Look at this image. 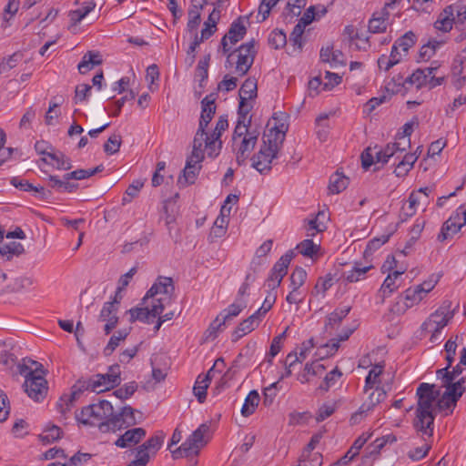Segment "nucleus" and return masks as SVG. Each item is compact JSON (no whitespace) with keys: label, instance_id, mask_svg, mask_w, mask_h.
<instances>
[{"label":"nucleus","instance_id":"nucleus-57","mask_svg":"<svg viewBox=\"0 0 466 466\" xmlns=\"http://www.w3.org/2000/svg\"><path fill=\"white\" fill-rule=\"evenodd\" d=\"M96 6L94 2L87 3L85 6L70 13V18L74 23L81 22Z\"/></svg>","mask_w":466,"mask_h":466},{"label":"nucleus","instance_id":"nucleus-63","mask_svg":"<svg viewBox=\"0 0 466 466\" xmlns=\"http://www.w3.org/2000/svg\"><path fill=\"white\" fill-rule=\"evenodd\" d=\"M279 383V381H276V382L270 384L268 387L265 388L264 392H263V396H264L263 404L266 407H269L273 403V401L277 396Z\"/></svg>","mask_w":466,"mask_h":466},{"label":"nucleus","instance_id":"nucleus-41","mask_svg":"<svg viewBox=\"0 0 466 466\" xmlns=\"http://www.w3.org/2000/svg\"><path fill=\"white\" fill-rule=\"evenodd\" d=\"M128 335V331L127 329L118 330L114 334L107 345L104 349V354L106 356H110L113 351L116 349V347L119 345L120 341L124 340Z\"/></svg>","mask_w":466,"mask_h":466},{"label":"nucleus","instance_id":"nucleus-3","mask_svg":"<svg viewBox=\"0 0 466 466\" xmlns=\"http://www.w3.org/2000/svg\"><path fill=\"white\" fill-rule=\"evenodd\" d=\"M20 375L25 377V391L35 401H42L47 395L48 386L45 379L46 373L42 363L24 358L17 365Z\"/></svg>","mask_w":466,"mask_h":466},{"label":"nucleus","instance_id":"nucleus-46","mask_svg":"<svg viewBox=\"0 0 466 466\" xmlns=\"http://www.w3.org/2000/svg\"><path fill=\"white\" fill-rule=\"evenodd\" d=\"M372 268V266L361 267L360 263H355L354 268L345 273V279L349 282H356L364 278L365 274Z\"/></svg>","mask_w":466,"mask_h":466},{"label":"nucleus","instance_id":"nucleus-29","mask_svg":"<svg viewBox=\"0 0 466 466\" xmlns=\"http://www.w3.org/2000/svg\"><path fill=\"white\" fill-rule=\"evenodd\" d=\"M349 185V178L337 171L329 178V190L332 194H339Z\"/></svg>","mask_w":466,"mask_h":466},{"label":"nucleus","instance_id":"nucleus-62","mask_svg":"<svg viewBox=\"0 0 466 466\" xmlns=\"http://www.w3.org/2000/svg\"><path fill=\"white\" fill-rule=\"evenodd\" d=\"M201 22V14L199 11L195 10L194 8H189L188 10V21L187 24V29L190 33L197 31L199 24Z\"/></svg>","mask_w":466,"mask_h":466},{"label":"nucleus","instance_id":"nucleus-52","mask_svg":"<svg viewBox=\"0 0 466 466\" xmlns=\"http://www.w3.org/2000/svg\"><path fill=\"white\" fill-rule=\"evenodd\" d=\"M24 251V247L21 243L11 241L0 246V253L2 256H6L9 259L14 255H19Z\"/></svg>","mask_w":466,"mask_h":466},{"label":"nucleus","instance_id":"nucleus-47","mask_svg":"<svg viewBox=\"0 0 466 466\" xmlns=\"http://www.w3.org/2000/svg\"><path fill=\"white\" fill-rule=\"evenodd\" d=\"M342 376V372L335 368L331 371L326 374L323 382L319 385V390L323 391H328L331 387H333L339 379Z\"/></svg>","mask_w":466,"mask_h":466},{"label":"nucleus","instance_id":"nucleus-64","mask_svg":"<svg viewBox=\"0 0 466 466\" xmlns=\"http://www.w3.org/2000/svg\"><path fill=\"white\" fill-rule=\"evenodd\" d=\"M322 463V456L319 453L306 454L301 457L298 466H320Z\"/></svg>","mask_w":466,"mask_h":466},{"label":"nucleus","instance_id":"nucleus-13","mask_svg":"<svg viewBox=\"0 0 466 466\" xmlns=\"http://www.w3.org/2000/svg\"><path fill=\"white\" fill-rule=\"evenodd\" d=\"M165 306L163 304V299H154L152 300L151 308H133L130 309L127 312L130 314V321L135 322L137 320L150 323L151 318H156L157 316L162 314Z\"/></svg>","mask_w":466,"mask_h":466},{"label":"nucleus","instance_id":"nucleus-23","mask_svg":"<svg viewBox=\"0 0 466 466\" xmlns=\"http://www.w3.org/2000/svg\"><path fill=\"white\" fill-rule=\"evenodd\" d=\"M101 64L102 57L100 53L98 51H88L83 56L77 68L79 73L84 75L93 69L94 66Z\"/></svg>","mask_w":466,"mask_h":466},{"label":"nucleus","instance_id":"nucleus-42","mask_svg":"<svg viewBox=\"0 0 466 466\" xmlns=\"http://www.w3.org/2000/svg\"><path fill=\"white\" fill-rule=\"evenodd\" d=\"M296 249L304 257L313 258L319 250V245L315 244L312 239H304L297 245Z\"/></svg>","mask_w":466,"mask_h":466},{"label":"nucleus","instance_id":"nucleus-5","mask_svg":"<svg viewBox=\"0 0 466 466\" xmlns=\"http://www.w3.org/2000/svg\"><path fill=\"white\" fill-rule=\"evenodd\" d=\"M405 148H400L399 143L388 144L384 148L378 146L367 147L361 154V165L365 170H368L373 164L388 163L391 157L400 158V155Z\"/></svg>","mask_w":466,"mask_h":466},{"label":"nucleus","instance_id":"nucleus-26","mask_svg":"<svg viewBox=\"0 0 466 466\" xmlns=\"http://www.w3.org/2000/svg\"><path fill=\"white\" fill-rule=\"evenodd\" d=\"M247 307L246 299H235L227 309L220 312L222 322H228L233 318L239 315V313Z\"/></svg>","mask_w":466,"mask_h":466},{"label":"nucleus","instance_id":"nucleus-59","mask_svg":"<svg viewBox=\"0 0 466 466\" xmlns=\"http://www.w3.org/2000/svg\"><path fill=\"white\" fill-rule=\"evenodd\" d=\"M137 389V384L135 381H131L115 390L114 395L120 400H126L132 396L136 392Z\"/></svg>","mask_w":466,"mask_h":466},{"label":"nucleus","instance_id":"nucleus-8","mask_svg":"<svg viewBox=\"0 0 466 466\" xmlns=\"http://www.w3.org/2000/svg\"><path fill=\"white\" fill-rule=\"evenodd\" d=\"M452 316L444 309H439L431 313L422 323L421 331L431 333L430 341L439 343L441 341V331L446 327Z\"/></svg>","mask_w":466,"mask_h":466},{"label":"nucleus","instance_id":"nucleus-16","mask_svg":"<svg viewBox=\"0 0 466 466\" xmlns=\"http://www.w3.org/2000/svg\"><path fill=\"white\" fill-rule=\"evenodd\" d=\"M147 431L144 428H133L126 431L114 442L118 448H130L140 443L146 437Z\"/></svg>","mask_w":466,"mask_h":466},{"label":"nucleus","instance_id":"nucleus-50","mask_svg":"<svg viewBox=\"0 0 466 466\" xmlns=\"http://www.w3.org/2000/svg\"><path fill=\"white\" fill-rule=\"evenodd\" d=\"M205 147L207 149L208 157L214 158L218 156L222 147V142L220 139H213L212 137L206 135Z\"/></svg>","mask_w":466,"mask_h":466},{"label":"nucleus","instance_id":"nucleus-10","mask_svg":"<svg viewBox=\"0 0 466 466\" xmlns=\"http://www.w3.org/2000/svg\"><path fill=\"white\" fill-rule=\"evenodd\" d=\"M164 439L165 433L157 431L154 436L136 448V456L147 465L151 458L155 457L161 449Z\"/></svg>","mask_w":466,"mask_h":466},{"label":"nucleus","instance_id":"nucleus-31","mask_svg":"<svg viewBox=\"0 0 466 466\" xmlns=\"http://www.w3.org/2000/svg\"><path fill=\"white\" fill-rule=\"evenodd\" d=\"M419 288L417 286L407 289L401 298L404 299V304L406 308H411L417 304H419L423 298L425 297L420 290H418Z\"/></svg>","mask_w":466,"mask_h":466},{"label":"nucleus","instance_id":"nucleus-43","mask_svg":"<svg viewBox=\"0 0 466 466\" xmlns=\"http://www.w3.org/2000/svg\"><path fill=\"white\" fill-rule=\"evenodd\" d=\"M49 158L55 162L53 164L56 168L60 170H69L72 168V163L70 158L66 157L62 152H52L49 154Z\"/></svg>","mask_w":466,"mask_h":466},{"label":"nucleus","instance_id":"nucleus-51","mask_svg":"<svg viewBox=\"0 0 466 466\" xmlns=\"http://www.w3.org/2000/svg\"><path fill=\"white\" fill-rule=\"evenodd\" d=\"M268 41L272 47L279 49L286 46L287 36L282 30L275 29L269 34Z\"/></svg>","mask_w":466,"mask_h":466},{"label":"nucleus","instance_id":"nucleus-32","mask_svg":"<svg viewBox=\"0 0 466 466\" xmlns=\"http://www.w3.org/2000/svg\"><path fill=\"white\" fill-rule=\"evenodd\" d=\"M104 166L101 164V165H98L97 167H94V168H89V169H76L75 171H72L70 173H66L64 175V178L66 180H70V179H76V180H81V179H85V178H87V177H90L99 172H102L104 170Z\"/></svg>","mask_w":466,"mask_h":466},{"label":"nucleus","instance_id":"nucleus-14","mask_svg":"<svg viewBox=\"0 0 466 466\" xmlns=\"http://www.w3.org/2000/svg\"><path fill=\"white\" fill-rule=\"evenodd\" d=\"M221 365L224 366V360L222 358L218 359L213 367L208 371V373L201 378L199 375L196 380L193 391L199 403H203L207 398V390L211 380V374L215 371V369Z\"/></svg>","mask_w":466,"mask_h":466},{"label":"nucleus","instance_id":"nucleus-12","mask_svg":"<svg viewBox=\"0 0 466 466\" xmlns=\"http://www.w3.org/2000/svg\"><path fill=\"white\" fill-rule=\"evenodd\" d=\"M294 257V250L289 249L274 264L270 276L268 279L269 288L275 289L280 285L282 279L287 274L288 268Z\"/></svg>","mask_w":466,"mask_h":466},{"label":"nucleus","instance_id":"nucleus-7","mask_svg":"<svg viewBox=\"0 0 466 466\" xmlns=\"http://www.w3.org/2000/svg\"><path fill=\"white\" fill-rule=\"evenodd\" d=\"M257 55L255 40L242 44L233 52L228 54L227 62L229 63L233 56H237L235 71L239 76H245L254 63Z\"/></svg>","mask_w":466,"mask_h":466},{"label":"nucleus","instance_id":"nucleus-18","mask_svg":"<svg viewBox=\"0 0 466 466\" xmlns=\"http://www.w3.org/2000/svg\"><path fill=\"white\" fill-rule=\"evenodd\" d=\"M208 432L209 426L203 423L186 440L185 442L189 448H191V451L194 452V456H197L199 450L208 443V440H206L205 436Z\"/></svg>","mask_w":466,"mask_h":466},{"label":"nucleus","instance_id":"nucleus-17","mask_svg":"<svg viewBox=\"0 0 466 466\" xmlns=\"http://www.w3.org/2000/svg\"><path fill=\"white\" fill-rule=\"evenodd\" d=\"M216 99L217 95L212 93L206 96L201 101V114L198 123V127H200L201 132L203 128L206 129L208 127L216 113Z\"/></svg>","mask_w":466,"mask_h":466},{"label":"nucleus","instance_id":"nucleus-2","mask_svg":"<svg viewBox=\"0 0 466 466\" xmlns=\"http://www.w3.org/2000/svg\"><path fill=\"white\" fill-rule=\"evenodd\" d=\"M287 129L288 127L281 124L264 134L263 144L252 157V167L260 174H267L271 170V163L278 157L285 140Z\"/></svg>","mask_w":466,"mask_h":466},{"label":"nucleus","instance_id":"nucleus-55","mask_svg":"<svg viewBox=\"0 0 466 466\" xmlns=\"http://www.w3.org/2000/svg\"><path fill=\"white\" fill-rule=\"evenodd\" d=\"M445 389L449 390L452 396L456 395L461 399L466 391V378L462 377L455 382L454 380L450 381L449 385H447Z\"/></svg>","mask_w":466,"mask_h":466},{"label":"nucleus","instance_id":"nucleus-36","mask_svg":"<svg viewBox=\"0 0 466 466\" xmlns=\"http://www.w3.org/2000/svg\"><path fill=\"white\" fill-rule=\"evenodd\" d=\"M257 90V80L250 77L246 79L239 89V99L245 98V100H248L256 97Z\"/></svg>","mask_w":466,"mask_h":466},{"label":"nucleus","instance_id":"nucleus-34","mask_svg":"<svg viewBox=\"0 0 466 466\" xmlns=\"http://www.w3.org/2000/svg\"><path fill=\"white\" fill-rule=\"evenodd\" d=\"M96 381H93L94 384L98 386V389L103 390V392L106 390H109L120 384V380H115L111 377V374H96Z\"/></svg>","mask_w":466,"mask_h":466},{"label":"nucleus","instance_id":"nucleus-4","mask_svg":"<svg viewBox=\"0 0 466 466\" xmlns=\"http://www.w3.org/2000/svg\"><path fill=\"white\" fill-rule=\"evenodd\" d=\"M113 415V406L107 400H100L98 403L84 407L79 412H76V419L84 425L98 426L107 422Z\"/></svg>","mask_w":466,"mask_h":466},{"label":"nucleus","instance_id":"nucleus-39","mask_svg":"<svg viewBox=\"0 0 466 466\" xmlns=\"http://www.w3.org/2000/svg\"><path fill=\"white\" fill-rule=\"evenodd\" d=\"M417 37L412 31H408L402 36L398 38L393 46H397V48H400L403 55L408 54L409 49L413 46L416 43Z\"/></svg>","mask_w":466,"mask_h":466},{"label":"nucleus","instance_id":"nucleus-60","mask_svg":"<svg viewBox=\"0 0 466 466\" xmlns=\"http://www.w3.org/2000/svg\"><path fill=\"white\" fill-rule=\"evenodd\" d=\"M333 285L332 277L330 274L326 275L325 278H319L312 293L318 295L319 293L325 294V292Z\"/></svg>","mask_w":466,"mask_h":466},{"label":"nucleus","instance_id":"nucleus-11","mask_svg":"<svg viewBox=\"0 0 466 466\" xmlns=\"http://www.w3.org/2000/svg\"><path fill=\"white\" fill-rule=\"evenodd\" d=\"M466 224V208L460 206L455 213L442 225L438 235L439 241H444L451 238Z\"/></svg>","mask_w":466,"mask_h":466},{"label":"nucleus","instance_id":"nucleus-48","mask_svg":"<svg viewBox=\"0 0 466 466\" xmlns=\"http://www.w3.org/2000/svg\"><path fill=\"white\" fill-rule=\"evenodd\" d=\"M390 22L384 21L383 18H379L378 15H372L369 21V32L371 34L384 33L387 30Z\"/></svg>","mask_w":466,"mask_h":466},{"label":"nucleus","instance_id":"nucleus-45","mask_svg":"<svg viewBox=\"0 0 466 466\" xmlns=\"http://www.w3.org/2000/svg\"><path fill=\"white\" fill-rule=\"evenodd\" d=\"M258 136H259V132L257 129H253L252 131H250V133H248V136H245L242 138V141H241V144H240V147L238 149H240L246 153L251 152L254 149V147L258 142Z\"/></svg>","mask_w":466,"mask_h":466},{"label":"nucleus","instance_id":"nucleus-22","mask_svg":"<svg viewBox=\"0 0 466 466\" xmlns=\"http://www.w3.org/2000/svg\"><path fill=\"white\" fill-rule=\"evenodd\" d=\"M177 198L178 194L177 193L173 198L165 200L163 205L165 214L164 219L169 232L171 231L172 225L176 222L178 215V206L177 204Z\"/></svg>","mask_w":466,"mask_h":466},{"label":"nucleus","instance_id":"nucleus-44","mask_svg":"<svg viewBox=\"0 0 466 466\" xmlns=\"http://www.w3.org/2000/svg\"><path fill=\"white\" fill-rule=\"evenodd\" d=\"M390 237V234H384L379 238H374L370 239L368 242L367 247L364 250V253H363L364 258H368L369 256H371L374 251L379 249L382 245H384L385 243H387L389 241Z\"/></svg>","mask_w":466,"mask_h":466},{"label":"nucleus","instance_id":"nucleus-24","mask_svg":"<svg viewBox=\"0 0 466 466\" xmlns=\"http://www.w3.org/2000/svg\"><path fill=\"white\" fill-rule=\"evenodd\" d=\"M242 17H238L236 21H234L228 32L225 35L228 37L231 45H235L238 41L244 38L247 29L241 21Z\"/></svg>","mask_w":466,"mask_h":466},{"label":"nucleus","instance_id":"nucleus-61","mask_svg":"<svg viewBox=\"0 0 466 466\" xmlns=\"http://www.w3.org/2000/svg\"><path fill=\"white\" fill-rule=\"evenodd\" d=\"M457 339H458V336H455V339H452V338H451L450 339L447 340V342L444 345L448 367H451V365L454 361V358L456 355V350H457V342H456Z\"/></svg>","mask_w":466,"mask_h":466},{"label":"nucleus","instance_id":"nucleus-37","mask_svg":"<svg viewBox=\"0 0 466 466\" xmlns=\"http://www.w3.org/2000/svg\"><path fill=\"white\" fill-rule=\"evenodd\" d=\"M404 273V270H395L392 274H389L385 280L383 281L380 290L383 293V296H388L391 294L394 290L398 289V286L396 285V279L398 277L402 275Z\"/></svg>","mask_w":466,"mask_h":466},{"label":"nucleus","instance_id":"nucleus-1","mask_svg":"<svg viewBox=\"0 0 466 466\" xmlns=\"http://www.w3.org/2000/svg\"><path fill=\"white\" fill-rule=\"evenodd\" d=\"M441 390L435 384L420 383L416 390L417 405L412 426L422 437L431 438L434 431V420L437 415V400Z\"/></svg>","mask_w":466,"mask_h":466},{"label":"nucleus","instance_id":"nucleus-35","mask_svg":"<svg viewBox=\"0 0 466 466\" xmlns=\"http://www.w3.org/2000/svg\"><path fill=\"white\" fill-rule=\"evenodd\" d=\"M384 365L376 364L370 371L365 380L364 390L367 392L369 389L379 386L380 383V376L382 373Z\"/></svg>","mask_w":466,"mask_h":466},{"label":"nucleus","instance_id":"nucleus-33","mask_svg":"<svg viewBox=\"0 0 466 466\" xmlns=\"http://www.w3.org/2000/svg\"><path fill=\"white\" fill-rule=\"evenodd\" d=\"M351 308L344 307L342 309H337L327 316L325 328H333L335 325L339 324L350 312Z\"/></svg>","mask_w":466,"mask_h":466},{"label":"nucleus","instance_id":"nucleus-19","mask_svg":"<svg viewBox=\"0 0 466 466\" xmlns=\"http://www.w3.org/2000/svg\"><path fill=\"white\" fill-rule=\"evenodd\" d=\"M262 318L259 312H255L248 319H244L238 324L236 329L232 333V341L236 342L244 335L250 333L255 329L260 323Z\"/></svg>","mask_w":466,"mask_h":466},{"label":"nucleus","instance_id":"nucleus-27","mask_svg":"<svg viewBox=\"0 0 466 466\" xmlns=\"http://www.w3.org/2000/svg\"><path fill=\"white\" fill-rule=\"evenodd\" d=\"M206 135H208L206 132V129L203 128V131H200V127L198 128L194 139H193V147L192 152L189 157H192L193 158L198 159H204L205 158V152L203 149V141L205 142Z\"/></svg>","mask_w":466,"mask_h":466},{"label":"nucleus","instance_id":"nucleus-20","mask_svg":"<svg viewBox=\"0 0 466 466\" xmlns=\"http://www.w3.org/2000/svg\"><path fill=\"white\" fill-rule=\"evenodd\" d=\"M437 66H429L425 68H419L414 71L410 76L405 79L404 83L415 85L417 88H421L428 85L431 74L437 70Z\"/></svg>","mask_w":466,"mask_h":466},{"label":"nucleus","instance_id":"nucleus-25","mask_svg":"<svg viewBox=\"0 0 466 466\" xmlns=\"http://www.w3.org/2000/svg\"><path fill=\"white\" fill-rule=\"evenodd\" d=\"M387 390L384 387L377 386L375 391L371 392L369 396V402L363 403L360 408V413H365L370 410L375 405L385 400Z\"/></svg>","mask_w":466,"mask_h":466},{"label":"nucleus","instance_id":"nucleus-6","mask_svg":"<svg viewBox=\"0 0 466 466\" xmlns=\"http://www.w3.org/2000/svg\"><path fill=\"white\" fill-rule=\"evenodd\" d=\"M93 381H96L95 375L90 378H81L76 380V382L72 386L70 396L61 397L60 402L57 403L58 410L65 415L70 410L74 401L86 390L96 393L103 392V390L98 389V386L94 384Z\"/></svg>","mask_w":466,"mask_h":466},{"label":"nucleus","instance_id":"nucleus-56","mask_svg":"<svg viewBox=\"0 0 466 466\" xmlns=\"http://www.w3.org/2000/svg\"><path fill=\"white\" fill-rule=\"evenodd\" d=\"M122 144V138L120 135L114 134L107 139L104 145V151L108 155L116 154L119 151Z\"/></svg>","mask_w":466,"mask_h":466},{"label":"nucleus","instance_id":"nucleus-49","mask_svg":"<svg viewBox=\"0 0 466 466\" xmlns=\"http://www.w3.org/2000/svg\"><path fill=\"white\" fill-rule=\"evenodd\" d=\"M157 283L159 285L160 294L164 295L161 299L165 305V302L170 301L169 294L174 290L173 280L171 278L160 277Z\"/></svg>","mask_w":466,"mask_h":466},{"label":"nucleus","instance_id":"nucleus-58","mask_svg":"<svg viewBox=\"0 0 466 466\" xmlns=\"http://www.w3.org/2000/svg\"><path fill=\"white\" fill-rule=\"evenodd\" d=\"M305 25L298 23L293 31L290 34L289 41L293 44L294 46H297L299 52L302 50V35L304 33Z\"/></svg>","mask_w":466,"mask_h":466},{"label":"nucleus","instance_id":"nucleus-9","mask_svg":"<svg viewBox=\"0 0 466 466\" xmlns=\"http://www.w3.org/2000/svg\"><path fill=\"white\" fill-rule=\"evenodd\" d=\"M135 411L132 407L125 406L120 412L116 414L113 412L112 417L107 420V422L100 425V431L107 432L111 431L115 432L118 430L135 425L137 423Z\"/></svg>","mask_w":466,"mask_h":466},{"label":"nucleus","instance_id":"nucleus-28","mask_svg":"<svg viewBox=\"0 0 466 466\" xmlns=\"http://www.w3.org/2000/svg\"><path fill=\"white\" fill-rule=\"evenodd\" d=\"M459 400V397L456 395L452 396L451 392L446 390L437 400V410H448L450 413H446V415L451 414Z\"/></svg>","mask_w":466,"mask_h":466},{"label":"nucleus","instance_id":"nucleus-21","mask_svg":"<svg viewBox=\"0 0 466 466\" xmlns=\"http://www.w3.org/2000/svg\"><path fill=\"white\" fill-rule=\"evenodd\" d=\"M455 23L454 5H451L446 6L443 11L439 15L437 21L434 24L436 29L442 32H450Z\"/></svg>","mask_w":466,"mask_h":466},{"label":"nucleus","instance_id":"nucleus-30","mask_svg":"<svg viewBox=\"0 0 466 466\" xmlns=\"http://www.w3.org/2000/svg\"><path fill=\"white\" fill-rule=\"evenodd\" d=\"M260 400V396L257 390H251L245 399V402L241 409V414L248 417L254 413Z\"/></svg>","mask_w":466,"mask_h":466},{"label":"nucleus","instance_id":"nucleus-53","mask_svg":"<svg viewBox=\"0 0 466 466\" xmlns=\"http://www.w3.org/2000/svg\"><path fill=\"white\" fill-rule=\"evenodd\" d=\"M290 286L293 289H299L306 281L307 272L304 268L297 267L290 275Z\"/></svg>","mask_w":466,"mask_h":466},{"label":"nucleus","instance_id":"nucleus-38","mask_svg":"<svg viewBox=\"0 0 466 466\" xmlns=\"http://www.w3.org/2000/svg\"><path fill=\"white\" fill-rule=\"evenodd\" d=\"M329 114L319 115L316 118V126H317V136L319 139L322 142L326 141L329 136Z\"/></svg>","mask_w":466,"mask_h":466},{"label":"nucleus","instance_id":"nucleus-54","mask_svg":"<svg viewBox=\"0 0 466 466\" xmlns=\"http://www.w3.org/2000/svg\"><path fill=\"white\" fill-rule=\"evenodd\" d=\"M144 182L141 180H135L132 184H130L125 193V196L122 198L123 205L130 203L134 198L138 195V192L143 187Z\"/></svg>","mask_w":466,"mask_h":466},{"label":"nucleus","instance_id":"nucleus-40","mask_svg":"<svg viewBox=\"0 0 466 466\" xmlns=\"http://www.w3.org/2000/svg\"><path fill=\"white\" fill-rule=\"evenodd\" d=\"M33 279L29 277L21 276L12 279L11 281H9L8 292L22 291L24 289H28L30 286L33 285Z\"/></svg>","mask_w":466,"mask_h":466},{"label":"nucleus","instance_id":"nucleus-15","mask_svg":"<svg viewBox=\"0 0 466 466\" xmlns=\"http://www.w3.org/2000/svg\"><path fill=\"white\" fill-rule=\"evenodd\" d=\"M204 159L193 158L192 157H187L186 161V166L183 169V174L178 177V184L181 187H187L188 185L194 184L196 178L201 169L200 163Z\"/></svg>","mask_w":466,"mask_h":466}]
</instances>
